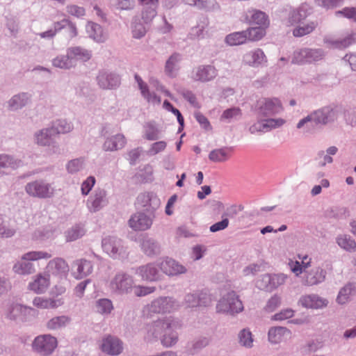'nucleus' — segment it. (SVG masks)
<instances>
[{"mask_svg": "<svg viewBox=\"0 0 356 356\" xmlns=\"http://www.w3.org/2000/svg\"><path fill=\"white\" fill-rule=\"evenodd\" d=\"M161 270L166 275H175L184 273L185 268L172 259H165L161 263Z\"/></svg>", "mask_w": 356, "mask_h": 356, "instance_id": "nucleus-20", "label": "nucleus"}, {"mask_svg": "<svg viewBox=\"0 0 356 356\" xmlns=\"http://www.w3.org/2000/svg\"><path fill=\"white\" fill-rule=\"evenodd\" d=\"M47 272L60 278L66 277L69 271L67 263L62 259L56 258L50 261L47 266Z\"/></svg>", "mask_w": 356, "mask_h": 356, "instance_id": "nucleus-8", "label": "nucleus"}, {"mask_svg": "<svg viewBox=\"0 0 356 356\" xmlns=\"http://www.w3.org/2000/svg\"><path fill=\"white\" fill-rule=\"evenodd\" d=\"M231 156V150L227 147L219 148L212 150L209 155V159L216 163L225 162Z\"/></svg>", "mask_w": 356, "mask_h": 356, "instance_id": "nucleus-30", "label": "nucleus"}, {"mask_svg": "<svg viewBox=\"0 0 356 356\" xmlns=\"http://www.w3.org/2000/svg\"><path fill=\"white\" fill-rule=\"evenodd\" d=\"M291 332L283 327H272L268 331V339L271 343H278L291 337Z\"/></svg>", "mask_w": 356, "mask_h": 356, "instance_id": "nucleus-17", "label": "nucleus"}, {"mask_svg": "<svg viewBox=\"0 0 356 356\" xmlns=\"http://www.w3.org/2000/svg\"><path fill=\"white\" fill-rule=\"evenodd\" d=\"M49 284V275L43 276L39 274L32 282L29 283V288L36 293H42L47 289Z\"/></svg>", "mask_w": 356, "mask_h": 356, "instance_id": "nucleus-21", "label": "nucleus"}, {"mask_svg": "<svg viewBox=\"0 0 356 356\" xmlns=\"http://www.w3.org/2000/svg\"><path fill=\"white\" fill-rule=\"evenodd\" d=\"M101 349L109 355H118L121 353L122 346L119 339L108 336L103 339Z\"/></svg>", "mask_w": 356, "mask_h": 356, "instance_id": "nucleus-13", "label": "nucleus"}, {"mask_svg": "<svg viewBox=\"0 0 356 356\" xmlns=\"http://www.w3.org/2000/svg\"><path fill=\"white\" fill-rule=\"evenodd\" d=\"M255 109L258 116L262 118L279 113L283 107L277 98H261L257 102Z\"/></svg>", "mask_w": 356, "mask_h": 356, "instance_id": "nucleus-3", "label": "nucleus"}, {"mask_svg": "<svg viewBox=\"0 0 356 356\" xmlns=\"http://www.w3.org/2000/svg\"><path fill=\"white\" fill-rule=\"evenodd\" d=\"M211 301V297L207 293H201L197 299L194 294H188L185 298L186 305L188 307L207 306Z\"/></svg>", "mask_w": 356, "mask_h": 356, "instance_id": "nucleus-22", "label": "nucleus"}, {"mask_svg": "<svg viewBox=\"0 0 356 356\" xmlns=\"http://www.w3.org/2000/svg\"><path fill=\"white\" fill-rule=\"evenodd\" d=\"M84 234L83 229L80 226H76L72 227L70 230H68L66 234V238L67 241H75Z\"/></svg>", "mask_w": 356, "mask_h": 356, "instance_id": "nucleus-48", "label": "nucleus"}, {"mask_svg": "<svg viewBox=\"0 0 356 356\" xmlns=\"http://www.w3.org/2000/svg\"><path fill=\"white\" fill-rule=\"evenodd\" d=\"M266 120L268 123L267 127H269L270 130L280 127L285 123V120L282 118H268L266 119Z\"/></svg>", "mask_w": 356, "mask_h": 356, "instance_id": "nucleus-63", "label": "nucleus"}, {"mask_svg": "<svg viewBox=\"0 0 356 356\" xmlns=\"http://www.w3.org/2000/svg\"><path fill=\"white\" fill-rule=\"evenodd\" d=\"M19 162L14 160L12 157L6 154H0V175L6 172V170L14 169L18 167Z\"/></svg>", "mask_w": 356, "mask_h": 356, "instance_id": "nucleus-35", "label": "nucleus"}, {"mask_svg": "<svg viewBox=\"0 0 356 356\" xmlns=\"http://www.w3.org/2000/svg\"><path fill=\"white\" fill-rule=\"evenodd\" d=\"M26 191L33 197L47 198L53 195L54 190L49 184L42 181H35L26 186Z\"/></svg>", "mask_w": 356, "mask_h": 356, "instance_id": "nucleus-6", "label": "nucleus"}, {"mask_svg": "<svg viewBox=\"0 0 356 356\" xmlns=\"http://www.w3.org/2000/svg\"><path fill=\"white\" fill-rule=\"evenodd\" d=\"M175 305L171 298H164L154 300L149 307V311L153 313L170 312L175 309Z\"/></svg>", "mask_w": 356, "mask_h": 356, "instance_id": "nucleus-11", "label": "nucleus"}, {"mask_svg": "<svg viewBox=\"0 0 356 356\" xmlns=\"http://www.w3.org/2000/svg\"><path fill=\"white\" fill-rule=\"evenodd\" d=\"M353 291V287L351 284H348L344 286L340 291L337 296V300L339 304H344L349 300V296Z\"/></svg>", "mask_w": 356, "mask_h": 356, "instance_id": "nucleus-44", "label": "nucleus"}, {"mask_svg": "<svg viewBox=\"0 0 356 356\" xmlns=\"http://www.w3.org/2000/svg\"><path fill=\"white\" fill-rule=\"evenodd\" d=\"M299 303L305 308L318 309L327 305V301L316 295H305L300 298Z\"/></svg>", "mask_w": 356, "mask_h": 356, "instance_id": "nucleus-19", "label": "nucleus"}, {"mask_svg": "<svg viewBox=\"0 0 356 356\" xmlns=\"http://www.w3.org/2000/svg\"><path fill=\"white\" fill-rule=\"evenodd\" d=\"M154 288L137 286L134 288V293L137 296H143L152 293Z\"/></svg>", "mask_w": 356, "mask_h": 356, "instance_id": "nucleus-62", "label": "nucleus"}, {"mask_svg": "<svg viewBox=\"0 0 356 356\" xmlns=\"http://www.w3.org/2000/svg\"><path fill=\"white\" fill-rule=\"evenodd\" d=\"M106 193L104 190L96 191L88 200V207L90 211L95 212L99 210L107 202Z\"/></svg>", "mask_w": 356, "mask_h": 356, "instance_id": "nucleus-15", "label": "nucleus"}, {"mask_svg": "<svg viewBox=\"0 0 356 356\" xmlns=\"http://www.w3.org/2000/svg\"><path fill=\"white\" fill-rule=\"evenodd\" d=\"M51 256V253L45 251H31L22 255V260L30 262L40 259H49Z\"/></svg>", "mask_w": 356, "mask_h": 356, "instance_id": "nucleus-36", "label": "nucleus"}, {"mask_svg": "<svg viewBox=\"0 0 356 356\" xmlns=\"http://www.w3.org/2000/svg\"><path fill=\"white\" fill-rule=\"evenodd\" d=\"M67 11L69 14L77 17H81L85 15V9L76 5H70L67 7Z\"/></svg>", "mask_w": 356, "mask_h": 356, "instance_id": "nucleus-58", "label": "nucleus"}, {"mask_svg": "<svg viewBox=\"0 0 356 356\" xmlns=\"http://www.w3.org/2000/svg\"><path fill=\"white\" fill-rule=\"evenodd\" d=\"M33 304L38 309L56 308L63 304L62 299L44 298L36 297L33 301Z\"/></svg>", "mask_w": 356, "mask_h": 356, "instance_id": "nucleus-23", "label": "nucleus"}, {"mask_svg": "<svg viewBox=\"0 0 356 356\" xmlns=\"http://www.w3.org/2000/svg\"><path fill=\"white\" fill-rule=\"evenodd\" d=\"M83 161L82 159H73L68 162L67 165V170L70 173H74L79 171L83 168Z\"/></svg>", "mask_w": 356, "mask_h": 356, "instance_id": "nucleus-53", "label": "nucleus"}, {"mask_svg": "<svg viewBox=\"0 0 356 356\" xmlns=\"http://www.w3.org/2000/svg\"><path fill=\"white\" fill-rule=\"evenodd\" d=\"M27 310L26 307H23L21 305H13L8 314V316L10 318H16L20 317L23 312H25Z\"/></svg>", "mask_w": 356, "mask_h": 356, "instance_id": "nucleus-52", "label": "nucleus"}, {"mask_svg": "<svg viewBox=\"0 0 356 356\" xmlns=\"http://www.w3.org/2000/svg\"><path fill=\"white\" fill-rule=\"evenodd\" d=\"M172 321L168 320H161L156 321L154 322L152 327H153V334H160L164 332V335L161 339V343L165 346H171L174 345L177 341V336L173 330L172 327L175 326V325H172Z\"/></svg>", "mask_w": 356, "mask_h": 356, "instance_id": "nucleus-1", "label": "nucleus"}, {"mask_svg": "<svg viewBox=\"0 0 356 356\" xmlns=\"http://www.w3.org/2000/svg\"><path fill=\"white\" fill-rule=\"evenodd\" d=\"M29 100L26 94L23 93L18 95H15L9 102V106L10 109L15 110L25 106Z\"/></svg>", "mask_w": 356, "mask_h": 356, "instance_id": "nucleus-41", "label": "nucleus"}, {"mask_svg": "<svg viewBox=\"0 0 356 356\" xmlns=\"http://www.w3.org/2000/svg\"><path fill=\"white\" fill-rule=\"evenodd\" d=\"M337 243L340 247L346 250L352 251L356 249V243L346 236L338 238Z\"/></svg>", "mask_w": 356, "mask_h": 356, "instance_id": "nucleus-45", "label": "nucleus"}, {"mask_svg": "<svg viewBox=\"0 0 356 356\" xmlns=\"http://www.w3.org/2000/svg\"><path fill=\"white\" fill-rule=\"evenodd\" d=\"M309 49H300L295 53L293 61L296 63H307V57L308 54H311Z\"/></svg>", "mask_w": 356, "mask_h": 356, "instance_id": "nucleus-55", "label": "nucleus"}, {"mask_svg": "<svg viewBox=\"0 0 356 356\" xmlns=\"http://www.w3.org/2000/svg\"><path fill=\"white\" fill-rule=\"evenodd\" d=\"M152 224V219L143 213L133 215L129 220V226L136 231L148 229Z\"/></svg>", "mask_w": 356, "mask_h": 356, "instance_id": "nucleus-7", "label": "nucleus"}, {"mask_svg": "<svg viewBox=\"0 0 356 356\" xmlns=\"http://www.w3.org/2000/svg\"><path fill=\"white\" fill-rule=\"evenodd\" d=\"M55 130L54 128L42 130L36 135V140L40 145H48L51 141L53 136H55Z\"/></svg>", "mask_w": 356, "mask_h": 356, "instance_id": "nucleus-38", "label": "nucleus"}, {"mask_svg": "<svg viewBox=\"0 0 356 356\" xmlns=\"http://www.w3.org/2000/svg\"><path fill=\"white\" fill-rule=\"evenodd\" d=\"M53 65L56 67L67 69L74 66V62L72 61L70 57L68 56L67 51L66 56H62L56 58L53 60Z\"/></svg>", "mask_w": 356, "mask_h": 356, "instance_id": "nucleus-43", "label": "nucleus"}, {"mask_svg": "<svg viewBox=\"0 0 356 356\" xmlns=\"http://www.w3.org/2000/svg\"><path fill=\"white\" fill-rule=\"evenodd\" d=\"M229 225V220L224 218L221 221L218 222L212 225L209 229L211 232H216L220 230L226 229Z\"/></svg>", "mask_w": 356, "mask_h": 356, "instance_id": "nucleus-60", "label": "nucleus"}, {"mask_svg": "<svg viewBox=\"0 0 356 356\" xmlns=\"http://www.w3.org/2000/svg\"><path fill=\"white\" fill-rule=\"evenodd\" d=\"M135 79L138 83V87L140 90L142 95L147 100L150 101L151 99V92L149 91V88L147 85L143 82L142 79L138 75L135 74Z\"/></svg>", "mask_w": 356, "mask_h": 356, "instance_id": "nucleus-51", "label": "nucleus"}, {"mask_svg": "<svg viewBox=\"0 0 356 356\" xmlns=\"http://www.w3.org/2000/svg\"><path fill=\"white\" fill-rule=\"evenodd\" d=\"M245 35L244 31L234 32L226 36L225 42L230 46L243 44L248 42Z\"/></svg>", "mask_w": 356, "mask_h": 356, "instance_id": "nucleus-34", "label": "nucleus"}, {"mask_svg": "<svg viewBox=\"0 0 356 356\" xmlns=\"http://www.w3.org/2000/svg\"><path fill=\"white\" fill-rule=\"evenodd\" d=\"M68 56L70 57L72 61L75 60L87 61L90 57V53L81 47H72L68 49Z\"/></svg>", "mask_w": 356, "mask_h": 356, "instance_id": "nucleus-31", "label": "nucleus"}, {"mask_svg": "<svg viewBox=\"0 0 356 356\" xmlns=\"http://www.w3.org/2000/svg\"><path fill=\"white\" fill-rule=\"evenodd\" d=\"M99 86L103 89H113L120 85L118 76L107 72H101L97 76Z\"/></svg>", "mask_w": 356, "mask_h": 356, "instance_id": "nucleus-16", "label": "nucleus"}, {"mask_svg": "<svg viewBox=\"0 0 356 356\" xmlns=\"http://www.w3.org/2000/svg\"><path fill=\"white\" fill-rule=\"evenodd\" d=\"M338 113L335 109L330 107L323 108L321 110L316 111L302 119L297 124L298 129L302 127L308 122L314 121L315 123L326 124L334 121L337 118Z\"/></svg>", "mask_w": 356, "mask_h": 356, "instance_id": "nucleus-2", "label": "nucleus"}, {"mask_svg": "<svg viewBox=\"0 0 356 356\" xmlns=\"http://www.w3.org/2000/svg\"><path fill=\"white\" fill-rule=\"evenodd\" d=\"M126 143L124 136L118 134L106 140L104 144L105 150L114 151L122 148Z\"/></svg>", "mask_w": 356, "mask_h": 356, "instance_id": "nucleus-29", "label": "nucleus"}, {"mask_svg": "<svg viewBox=\"0 0 356 356\" xmlns=\"http://www.w3.org/2000/svg\"><path fill=\"white\" fill-rule=\"evenodd\" d=\"M56 346V339L49 334L37 337L33 343V349L43 355L51 354Z\"/></svg>", "mask_w": 356, "mask_h": 356, "instance_id": "nucleus-5", "label": "nucleus"}, {"mask_svg": "<svg viewBox=\"0 0 356 356\" xmlns=\"http://www.w3.org/2000/svg\"><path fill=\"white\" fill-rule=\"evenodd\" d=\"M52 128L55 130L54 134L57 135L70 132L72 127L71 124L67 122L65 120H59Z\"/></svg>", "mask_w": 356, "mask_h": 356, "instance_id": "nucleus-49", "label": "nucleus"}, {"mask_svg": "<svg viewBox=\"0 0 356 356\" xmlns=\"http://www.w3.org/2000/svg\"><path fill=\"white\" fill-rule=\"evenodd\" d=\"M195 118L199 124L206 130L211 129V126L208 119L201 113L196 112L195 113Z\"/></svg>", "mask_w": 356, "mask_h": 356, "instance_id": "nucleus-59", "label": "nucleus"}, {"mask_svg": "<svg viewBox=\"0 0 356 356\" xmlns=\"http://www.w3.org/2000/svg\"><path fill=\"white\" fill-rule=\"evenodd\" d=\"M104 250L111 257H115L119 250V242L111 238H105L102 241Z\"/></svg>", "mask_w": 356, "mask_h": 356, "instance_id": "nucleus-37", "label": "nucleus"}, {"mask_svg": "<svg viewBox=\"0 0 356 356\" xmlns=\"http://www.w3.org/2000/svg\"><path fill=\"white\" fill-rule=\"evenodd\" d=\"M246 19L250 24L266 28L269 26L270 22L265 13L257 10H249Z\"/></svg>", "mask_w": 356, "mask_h": 356, "instance_id": "nucleus-18", "label": "nucleus"}, {"mask_svg": "<svg viewBox=\"0 0 356 356\" xmlns=\"http://www.w3.org/2000/svg\"><path fill=\"white\" fill-rule=\"evenodd\" d=\"M180 60V56L177 54H172L165 63V73L170 76L175 75V71L177 70V63Z\"/></svg>", "mask_w": 356, "mask_h": 356, "instance_id": "nucleus-40", "label": "nucleus"}, {"mask_svg": "<svg viewBox=\"0 0 356 356\" xmlns=\"http://www.w3.org/2000/svg\"><path fill=\"white\" fill-rule=\"evenodd\" d=\"M86 31L90 37L97 42H103L105 40V35L102 27L95 23L88 22L86 26Z\"/></svg>", "mask_w": 356, "mask_h": 356, "instance_id": "nucleus-32", "label": "nucleus"}, {"mask_svg": "<svg viewBox=\"0 0 356 356\" xmlns=\"http://www.w3.org/2000/svg\"><path fill=\"white\" fill-rule=\"evenodd\" d=\"M137 273L142 279L147 281H154L157 278L158 270L153 264H147L140 267Z\"/></svg>", "mask_w": 356, "mask_h": 356, "instance_id": "nucleus-28", "label": "nucleus"}, {"mask_svg": "<svg viewBox=\"0 0 356 356\" xmlns=\"http://www.w3.org/2000/svg\"><path fill=\"white\" fill-rule=\"evenodd\" d=\"M318 24L316 22H309L307 24L302 22L295 28L293 31V35L295 37H302L305 35L309 34L316 28Z\"/></svg>", "mask_w": 356, "mask_h": 356, "instance_id": "nucleus-33", "label": "nucleus"}, {"mask_svg": "<svg viewBox=\"0 0 356 356\" xmlns=\"http://www.w3.org/2000/svg\"><path fill=\"white\" fill-rule=\"evenodd\" d=\"M141 249L147 256L156 254L160 251V247L152 238L144 237L141 241Z\"/></svg>", "mask_w": 356, "mask_h": 356, "instance_id": "nucleus-27", "label": "nucleus"}, {"mask_svg": "<svg viewBox=\"0 0 356 356\" xmlns=\"http://www.w3.org/2000/svg\"><path fill=\"white\" fill-rule=\"evenodd\" d=\"M97 311L102 314H108L113 309V305L111 300L108 299H102L97 302Z\"/></svg>", "mask_w": 356, "mask_h": 356, "instance_id": "nucleus-50", "label": "nucleus"}, {"mask_svg": "<svg viewBox=\"0 0 356 356\" xmlns=\"http://www.w3.org/2000/svg\"><path fill=\"white\" fill-rule=\"evenodd\" d=\"M265 26L250 27L245 30L248 42H256L261 40L266 34Z\"/></svg>", "mask_w": 356, "mask_h": 356, "instance_id": "nucleus-25", "label": "nucleus"}, {"mask_svg": "<svg viewBox=\"0 0 356 356\" xmlns=\"http://www.w3.org/2000/svg\"><path fill=\"white\" fill-rule=\"evenodd\" d=\"M268 123L266 120H259L257 122L250 127V130L252 134H254L258 131H268L270 129L267 127Z\"/></svg>", "mask_w": 356, "mask_h": 356, "instance_id": "nucleus-54", "label": "nucleus"}, {"mask_svg": "<svg viewBox=\"0 0 356 356\" xmlns=\"http://www.w3.org/2000/svg\"><path fill=\"white\" fill-rule=\"evenodd\" d=\"M241 115V110L238 108H232L225 110L222 116L221 119L228 120L232 118Z\"/></svg>", "mask_w": 356, "mask_h": 356, "instance_id": "nucleus-61", "label": "nucleus"}, {"mask_svg": "<svg viewBox=\"0 0 356 356\" xmlns=\"http://www.w3.org/2000/svg\"><path fill=\"white\" fill-rule=\"evenodd\" d=\"M70 322V318L65 316L52 318L47 323V327L51 330L59 329L66 325Z\"/></svg>", "mask_w": 356, "mask_h": 356, "instance_id": "nucleus-42", "label": "nucleus"}, {"mask_svg": "<svg viewBox=\"0 0 356 356\" xmlns=\"http://www.w3.org/2000/svg\"><path fill=\"white\" fill-rule=\"evenodd\" d=\"M239 341L244 346L251 347L253 342L252 333L248 330H243L239 334Z\"/></svg>", "mask_w": 356, "mask_h": 356, "instance_id": "nucleus-47", "label": "nucleus"}, {"mask_svg": "<svg viewBox=\"0 0 356 356\" xmlns=\"http://www.w3.org/2000/svg\"><path fill=\"white\" fill-rule=\"evenodd\" d=\"M265 278L268 280L271 288H276L285 282L286 277L284 274H278L272 276L267 275Z\"/></svg>", "mask_w": 356, "mask_h": 356, "instance_id": "nucleus-46", "label": "nucleus"}, {"mask_svg": "<svg viewBox=\"0 0 356 356\" xmlns=\"http://www.w3.org/2000/svg\"><path fill=\"white\" fill-rule=\"evenodd\" d=\"M337 14H343L346 17L356 22V9L354 8H346L341 11L337 12Z\"/></svg>", "mask_w": 356, "mask_h": 356, "instance_id": "nucleus-64", "label": "nucleus"}, {"mask_svg": "<svg viewBox=\"0 0 356 356\" xmlns=\"http://www.w3.org/2000/svg\"><path fill=\"white\" fill-rule=\"evenodd\" d=\"M95 184V179L94 177H89L85 180L81 185V193L83 195H88L91 191L92 188Z\"/></svg>", "mask_w": 356, "mask_h": 356, "instance_id": "nucleus-56", "label": "nucleus"}, {"mask_svg": "<svg viewBox=\"0 0 356 356\" xmlns=\"http://www.w3.org/2000/svg\"><path fill=\"white\" fill-rule=\"evenodd\" d=\"M325 277L323 270L321 268H316L306 275L305 282L307 285L313 286L323 282Z\"/></svg>", "mask_w": 356, "mask_h": 356, "instance_id": "nucleus-24", "label": "nucleus"}, {"mask_svg": "<svg viewBox=\"0 0 356 356\" xmlns=\"http://www.w3.org/2000/svg\"><path fill=\"white\" fill-rule=\"evenodd\" d=\"M76 271L74 272L76 279H81L92 272L91 263L87 260H78L74 263Z\"/></svg>", "mask_w": 356, "mask_h": 356, "instance_id": "nucleus-26", "label": "nucleus"}, {"mask_svg": "<svg viewBox=\"0 0 356 356\" xmlns=\"http://www.w3.org/2000/svg\"><path fill=\"white\" fill-rule=\"evenodd\" d=\"M243 62L250 66L257 67L267 62L266 57L261 49L246 53L243 57Z\"/></svg>", "mask_w": 356, "mask_h": 356, "instance_id": "nucleus-10", "label": "nucleus"}, {"mask_svg": "<svg viewBox=\"0 0 356 356\" xmlns=\"http://www.w3.org/2000/svg\"><path fill=\"white\" fill-rule=\"evenodd\" d=\"M218 312H229L231 314L238 313L243 309L242 302L236 296L234 291L229 292L217 305Z\"/></svg>", "mask_w": 356, "mask_h": 356, "instance_id": "nucleus-4", "label": "nucleus"}, {"mask_svg": "<svg viewBox=\"0 0 356 356\" xmlns=\"http://www.w3.org/2000/svg\"><path fill=\"white\" fill-rule=\"evenodd\" d=\"M13 270L17 274L29 275L35 272V268L32 263L24 261L16 263L13 266Z\"/></svg>", "mask_w": 356, "mask_h": 356, "instance_id": "nucleus-39", "label": "nucleus"}, {"mask_svg": "<svg viewBox=\"0 0 356 356\" xmlns=\"http://www.w3.org/2000/svg\"><path fill=\"white\" fill-rule=\"evenodd\" d=\"M309 8L307 5L303 4L298 9L293 10L289 13L288 19L285 24L286 26H293L299 24L303 22L309 15Z\"/></svg>", "mask_w": 356, "mask_h": 356, "instance_id": "nucleus-12", "label": "nucleus"}, {"mask_svg": "<svg viewBox=\"0 0 356 356\" xmlns=\"http://www.w3.org/2000/svg\"><path fill=\"white\" fill-rule=\"evenodd\" d=\"M217 76V70L213 65L200 66L194 74L193 79L195 81L202 82L209 81Z\"/></svg>", "mask_w": 356, "mask_h": 356, "instance_id": "nucleus-14", "label": "nucleus"}, {"mask_svg": "<svg viewBox=\"0 0 356 356\" xmlns=\"http://www.w3.org/2000/svg\"><path fill=\"white\" fill-rule=\"evenodd\" d=\"M294 314V311L291 309H286L274 315L273 319L276 321H284L291 318Z\"/></svg>", "mask_w": 356, "mask_h": 356, "instance_id": "nucleus-57", "label": "nucleus"}, {"mask_svg": "<svg viewBox=\"0 0 356 356\" xmlns=\"http://www.w3.org/2000/svg\"><path fill=\"white\" fill-rule=\"evenodd\" d=\"M133 284L132 278L125 273H118L111 282L110 287L114 291H127Z\"/></svg>", "mask_w": 356, "mask_h": 356, "instance_id": "nucleus-9", "label": "nucleus"}]
</instances>
